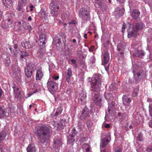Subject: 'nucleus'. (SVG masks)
<instances>
[{"mask_svg":"<svg viewBox=\"0 0 152 152\" xmlns=\"http://www.w3.org/2000/svg\"><path fill=\"white\" fill-rule=\"evenodd\" d=\"M101 81L97 77L92 78L91 83V90L94 92L92 98L93 102L96 105H99L102 101L100 96L99 93L101 86Z\"/></svg>","mask_w":152,"mask_h":152,"instance_id":"nucleus-1","label":"nucleus"},{"mask_svg":"<svg viewBox=\"0 0 152 152\" xmlns=\"http://www.w3.org/2000/svg\"><path fill=\"white\" fill-rule=\"evenodd\" d=\"M50 132V129L48 127L42 126L38 130L36 135L39 140L40 141L44 140L45 141L48 138Z\"/></svg>","mask_w":152,"mask_h":152,"instance_id":"nucleus-2","label":"nucleus"},{"mask_svg":"<svg viewBox=\"0 0 152 152\" xmlns=\"http://www.w3.org/2000/svg\"><path fill=\"white\" fill-rule=\"evenodd\" d=\"M50 7L51 14L53 16H57L59 13V6L58 3L56 2H53L50 4Z\"/></svg>","mask_w":152,"mask_h":152,"instance_id":"nucleus-3","label":"nucleus"},{"mask_svg":"<svg viewBox=\"0 0 152 152\" xmlns=\"http://www.w3.org/2000/svg\"><path fill=\"white\" fill-rule=\"evenodd\" d=\"M36 69V66L34 64L30 63L28 66L25 70L26 75L28 77H30L32 72Z\"/></svg>","mask_w":152,"mask_h":152,"instance_id":"nucleus-4","label":"nucleus"},{"mask_svg":"<svg viewBox=\"0 0 152 152\" xmlns=\"http://www.w3.org/2000/svg\"><path fill=\"white\" fill-rule=\"evenodd\" d=\"M47 87L49 91L52 93L55 91L58 88L57 83L49 80L47 83Z\"/></svg>","mask_w":152,"mask_h":152,"instance_id":"nucleus-5","label":"nucleus"},{"mask_svg":"<svg viewBox=\"0 0 152 152\" xmlns=\"http://www.w3.org/2000/svg\"><path fill=\"white\" fill-rule=\"evenodd\" d=\"M89 14V12L88 9H82L80 11L79 15L83 20L86 21L88 19Z\"/></svg>","mask_w":152,"mask_h":152,"instance_id":"nucleus-6","label":"nucleus"},{"mask_svg":"<svg viewBox=\"0 0 152 152\" xmlns=\"http://www.w3.org/2000/svg\"><path fill=\"white\" fill-rule=\"evenodd\" d=\"M110 140V137L109 136L103 139L102 142L100 145L101 152H104L105 147L107 145V143L109 142Z\"/></svg>","mask_w":152,"mask_h":152,"instance_id":"nucleus-7","label":"nucleus"},{"mask_svg":"<svg viewBox=\"0 0 152 152\" xmlns=\"http://www.w3.org/2000/svg\"><path fill=\"white\" fill-rule=\"evenodd\" d=\"M43 75L44 74L41 68H40L37 69L36 75V80H41L43 76Z\"/></svg>","mask_w":152,"mask_h":152,"instance_id":"nucleus-8","label":"nucleus"},{"mask_svg":"<svg viewBox=\"0 0 152 152\" xmlns=\"http://www.w3.org/2000/svg\"><path fill=\"white\" fill-rule=\"evenodd\" d=\"M123 103L126 106H129L130 104V102L132 100V99L128 96L125 95L123 97Z\"/></svg>","mask_w":152,"mask_h":152,"instance_id":"nucleus-9","label":"nucleus"},{"mask_svg":"<svg viewBox=\"0 0 152 152\" xmlns=\"http://www.w3.org/2000/svg\"><path fill=\"white\" fill-rule=\"evenodd\" d=\"M72 76V72L70 68H68L66 72L65 77L66 81L69 83L70 81V78Z\"/></svg>","mask_w":152,"mask_h":152,"instance_id":"nucleus-10","label":"nucleus"},{"mask_svg":"<svg viewBox=\"0 0 152 152\" xmlns=\"http://www.w3.org/2000/svg\"><path fill=\"white\" fill-rule=\"evenodd\" d=\"M114 14L117 18L119 17L124 14V10L121 9L120 8L118 7L115 10Z\"/></svg>","mask_w":152,"mask_h":152,"instance_id":"nucleus-11","label":"nucleus"},{"mask_svg":"<svg viewBox=\"0 0 152 152\" xmlns=\"http://www.w3.org/2000/svg\"><path fill=\"white\" fill-rule=\"evenodd\" d=\"M145 27V25L142 23L140 22L137 23L135 26L133 27L134 30L135 31L141 30Z\"/></svg>","mask_w":152,"mask_h":152,"instance_id":"nucleus-12","label":"nucleus"},{"mask_svg":"<svg viewBox=\"0 0 152 152\" xmlns=\"http://www.w3.org/2000/svg\"><path fill=\"white\" fill-rule=\"evenodd\" d=\"M46 37L45 34L41 33L39 35V40L42 45H44L46 43Z\"/></svg>","mask_w":152,"mask_h":152,"instance_id":"nucleus-13","label":"nucleus"},{"mask_svg":"<svg viewBox=\"0 0 152 152\" xmlns=\"http://www.w3.org/2000/svg\"><path fill=\"white\" fill-rule=\"evenodd\" d=\"M140 12L137 10H134L132 12L131 15L134 19H137L140 16Z\"/></svg>","mask_w":152,"mask_h":152,"instance_id":"nucleus-14","label":"nucleus"},{"mask_svg":"<svg viewBox=\"0 0 152 152\" xmlns=\"http://www.w3.org/2000/svg\"><path fill=\"white\" fill-rule=\"evenodd\" d=\"M104 58L103 59V61L105 63V64H107L108 63L109 59V54L108 53L105 51L103 55Z\"/></svg>","mask_w":152,"mask_h":152,"instance_id":"nucleus-15","label":"nucleus"},{"mask_svg":"<svg viewBox=\"0 0 152 152\" xmlns=\"http://www.w3.org/2000/svg\"><path fill=\"white\" fill-rule=\"evenodd\" d=\"M26 150L27 152H36L35 147L34 144L29 145L28 146Z\"/></svg>","mask_w":152,"mask_h":152,"instance_id":"nucleus-16","label":"nucleus"},{"mask_svg":"<svg viewBox=\"0 0 152 152\" xmlns=\"http://www.w3.org/2000/svg\"><path fill=\"white\" fill-rule=\"evenodd\" d=\"M62 145V142L60 139H57L54 142L53 146L54 147L58 148Z\"/></svg>","mask_w":152,"mask_h":152,"instance_id":"nucleus-17","label":"nucleus"},{"mask_svg":"<svg viewBox=\"0 0 152 152\" xmlns=\"http://www.w3.org/2000/svg\"><path fill=\"white\" fill-rule=\"evenodd\" d=\"M79 97L80 98V100L82 102H84L86 101V92L83 91L79 94Z\"/></svg>","mask_w":152,"mask_h":152,"instance_id":"nucleus-18","label":"nucleus"},{"mask_svg":"<svg viewBox=\"0 0 152 152\" xmlns=\"http://www.w3.org/2000/svg\"><path fill=\"white\" fill-rule=\"evenodd\" d=\"M21 45L23 47L26 49L31 48L32 47L29 41L22 42L21 43Z\"/></svg>","mask_w":152,"mask_h":152,"instance_id":"nucleus-19","label":"nucleus"},{"mask_svg":"<svg viewBox=\"0 0 152 152\" xmlns=\"http://www.w3.org/2000/svg\"><path fill=\"white\" fill-rule=\"evenodd\" d=\"M13 89L15 96L19 97L20 94V92L19 90V88L16 86H15L13 87Z\"/></svg>","mask_w":152,"mask_h":152,"instance_id":"nucleus-20","label":"nucleus"},{"mask_svg":"<svg viewBox=\"0 0 152 152\" xmlns=\"http://www.w3.org/2000/svg\"><path fill=\"white\" fill-rule=\"evenodd\" d=\"M12 0H5L3 1L4 5L7 7H9L12 3Z\"/></svg>","mask_w":152,"mask_h":152,"instance_id":"nucleus-21","label":"nucleus"},{"mask_svg":"<svg viewBox=\"0 0 152 152\" xmlns=\"http://www.w3.org/2000/svg\"><path fill=\"white\" fill-rule=\"evenodd\" d=\"M89 115V112L88 111L87 109H86L83 110L82 113V116L84 118H86Z\"/></svg>","mask_w":152,"mask_h":152,"instance_id":"nucleus-22","label":"nucleus"},{"mask_svg":"<svg viewBox=\"0 0 152 152\" xmlns=\"http://www.w3.org/2000/svg\"><path fill=\"white\" fill-rule=\"evenodd\" d=\"M29 55L28 53L25 51H22L21 52V54L20 55V59L24 58L28 56Z\"/></svg>","mask_w":152,"mask_h":152,"instance_id":"nucleus-23","label":"nucleus"},{"mask_svg":"<svg viewBox=\"0 0 152 152\" xmlns=\"http://www.w3.org/2000/svg\"><path fill=\"white\" fill-rule=\"evenodd\" d=\"M5 136L6 134L4 132H0V142L4 140Z\"/></svg>","mask_w":152,"mask_h":152,"instance_id":"nucleus-24","label":"nucleus"},{"mask_svg":"<svg viewBox=\"0 0 152 152\" xmlns=\"http://www.w3.org/2000/svg\"><path fill=\"white\" fill-rule=\"evenodd\" d=\"M41 14V17L42 18L46 19L47 18L48 15L45 11L44 10H41L40 12Z\"/></svg>","mask_w":152,"mask_h":152,"instance_id":"nucleus-25","label":"nucleus"},{"mask_svg":"<svg viewBox=\"0 0 152 152\" xmlns=\"http://www.w3.org/2000/svg\"><path fill=\"white\" fill-rule=\"evenodd\" d=\"M136 56L142 58V56L144 55V53L143 51L142 50L137 51L136 52Z\"/></svg>","mask_w":152,"mask_h":152,"instance_id":"nucleus-26","label":"nucleus"},{"mask_svg":"<svg viewBox=\"0 0 152 152\" xmlns=\"http://www.w3.org/2000/svg\"><path fill=\"white\" fill-rule=\"evenodd\" d=\"M83 148L85 149L86 152H91L90 146L87 144H84L83 146Z\"/></svg>","mask_w":152,"mask_h":152,"instance_id":"nucleus-27","label":"nucleus"},{"mask_svg":"<svg viewBox=\"0 0 152 152\" xmlns=\"http://www.w3.org/2000/svg\"><path fill=\"white\" fill-rule=\"evenodd\" d=\"M54 126L56 127L57 129H59L60 128H62V124L61 123L57 122H54Z\"/></svg>","mask_w":152,"mask_h":152,"instance_id":"nucleus-28","label":"nucleus"},{"mask_svg":"<svg viewBox=\"0 0 152 152\" xmlns=\"http://www.w3.org/2000/svg\"><path fill=\"white\" fill-rule=\"evenodd\" d=\"M5 113L6 111L5 110L0 106V117L4 116Z\"/></svg>","mask_w":152,"mask_h":152,"instance_id":"nucleus-29","label":"nucleus"},{"mask_svg":"<svg viewBox=\"0 0 152 152\" xmlns=\"http://www.w3.org/2000/svg\"><path fill=\"white\" fill-rule=\"evenodd\" d=\"M69 16V13L68 12H66L64 13L62 15V18L64 19H66L68 18Z\"/></svg>","mask_w":152,"mask_h":152,"instance_id":"nucleus-30","label":"nucleus"},{"mask_svg":"<svg viewBox=\"0 0 152 152\" xmlns=\"http://www.w3.org/2000/svg\"><path fill=\"white\" fill-rule=\"evenodd\" d=\"M105 97L106 99H109L112 97V95L111 94L106 93L105 94Z\"/></svg>","mask_w":152,"mask_h":152,"instance_id":"nucleus-31","label":"nucleus"},{"mask_svg":"<svg viewBox=\"0 0 152 152\" xmlns=\"http://www.w3.org/2000/svg\"><path fill=\"white\" fill-rule=\"evenodd\" d=\"M62 111V109L61 108H60V109H57V111L56 113V115H58L59 114H61Z\"/></svg>","mask_w":152,"mask_h":152,"instance_id":"nucleus-32","label":"nucleus"},{"mask_svg":"<svg viewBox=\"0 0 152 152\" xmlns=\"http://www.w3.org/2000/svg\"><path fill=\"white\" fill-rule=\"evenodd\" d=\"M138 95V90L137 89H134L132 95L134 97Z\"/></svg>","mask_w":152,"mask_h":152,"instance_id":"nucleus-33","label":"nucleus"},{"mask_svg":"<svg viewBox=\"0 0 152 152\" xmlns=\"http://www.w3.org/2000/svg\"><path fill=\"white\" fill-rule=\"evenodd\" d=\"M25 24V23H23V27L26 29H28L29 31H30L31 30L32 28L31 26L29 25H28L27 26V28H26V27H24V25Z\"/></svg>","mask_w":152,"mask_h":152,"instance_id":"nucleus-34","label":"nucleus"},{"mask_svg":"<svg viewBox=\"0 0 152 152\" xmlns=\"http://www.w3.org/2000/svg\"><path fill=\"white\" fill-rule=\"evenodd\" d=\"M121 44H118L117 46V50L118 51L122 50L124 49V46L122 47L121 48Z\"/></svg>","mask_w":152,"mask_h":152,"instance_id":"nucleus-35","label":"nucleus"},{"mask_svg":"<svg viewBox=\"0 0 152 152\" xmlns=\"http://www.w3.org/2000/svg\"><path fill=\"white\" fill-rule=\"evenodd\" d=\"M149 112L150 115L152 117V104H150L149 106Z\"/></svg>","mask_w":152,"mask_h":152,"instance_id":"nucleus-36","label":"nucleus"},{"mask_svg":"<svg viewBox=\"0 0 152 152\" xmlns=\"http://www.w3.org/2000/svg\"><path fill=\"white\" fill-rule=\"evenodd\" d=\"M134 35V32L133 31H130L128 32V36L129 38H131Z\"/></svg>","mask_w":152,"mask_h":152,"instance_id":"nucleus-37","label":"nucleus"},{"mask_svg":"<svg viewBox=\"0 0 152 152\" xmlns=\"http://www.w3.org/2000/svg\"><path fill=\"white\" fill-rule=\"evenodd\" d=\"M71 62L72 64L75 65V67H76L77 66L76 64V60L75 59H71Z\"/></svg>","mask_w":152,"mask_h":152,"instance_id":"nucleus-38","label":"nucleus"},{"mask_svg":"<svg viewBox=\"0 0 152 152\" xmlns=\"http://www.w3.org/2000/svg\"><path fill=\"white\" fill-rule=\"evenodd\" d=\"M122 149L119 147L117 148L115 150V152H122Z\"/></svg>","mask_w":152,"mask_h":152,"instance_id":"nucleus-39","label":"nucleus"},{"mask_svg":"<svg viewBox=\"0 0 152 152\" xmlns=\"http://www.w3.org/2000/svg\"><path fill=\"white\" fill-rule=\"evenodd\" d=\"M60 35L61 37L63 39H64V40H65L66 38V35L64 33H61Z\"/></svg>","mask_w":152,"mask_h":152,"instance_id":"nucleus-40","label":"nucleus"},{"mask_svg":"<svg viewBox=\"0 0 152 152\" xmlns=\"http://www.w3.org/2000/svg\"><path fill=\"white\" fill-rule=\"evenodd\" d=\"M73 136L72 135H70L68 137V141L69 142V140H71L72 141H73L74 140H73Z\"/></svg>","mask_w":152,"mask_h":152,"instance_id":"nucleus-41","label":"nucleus"},{"mask_svg":"<svg viewBox=\"0 0 152 152\" xmlns=\"http://www.w3.org/2000/svg\"><path fill=\"white\" fill-rule=\"evenodd\" d=\"M52 77L54 80H56L59 79V76L58 75L57 76H56V75H54Z\"/></svg>","mask_w":152,"mask_h":152,"instance_id":"nucleus-42","label":"nucleus"},{"mask_svg":"<svg viewBox=\"0 0 152 152\" xmlns=\"http://www.w3.org/2000/svg\"><path fill=\"white\" fill-rule=\"evenodd\" d=\"M126 28V25L124 23L122 27V32H124V30Z\"/></svg>","mask_w":152,"mask_h":152,"instance_id":"nucleus-43","label":"nucleus"},{"mask_svg":"<svg viewBox=\"0 0 152 152\" xmlns=\"http://www.w3.org/2000/svg\"><path fill=\"white\" fill-rule=\"evenodd\" d=\"M28 0H21V1H19V2H20L21 4H26L27 3Z\"/></svg>","mask_w":152,"mask_h":152,"instance_id":"nucleus-44","label":"nucleus"},{"mask_svg":"<svg viewBox=\"0 0 152 152\" xmlns=\"http://www.w3.org/2000/svg\"><path fill=\"white\" fill-rule=\"evenodd\" d=\"M142 140V136L140 134L138 135L137 137V140L140 141H141Z\"/></svg>","mask_w":152,"mask_h":152,"instance_id":"nucleus-45","label":"nucleus"},{"mask_svg":"<svg viewBox=\"0 0 152 152\" xmlns=\"http://www.w3.org/2000/svg\"><path fill=\"white\" fill-rule=\"evenodd\" d=\"M112 111V107H111L110 105H109L108 107V111L109 113H110Z\"/></svg>","mask_w":152,"mask_h":152,"instance_id":"nucleus-46","label":"nucleus"},{"mask_svg":"<svg viewBox=\"0 0 152 152\" xmlns=\"http://www.w3.org/2000/svg\"><path fill=\"white\" fill-rule=\"evenodd\" d=\"M22 7L21 5H18L17 8V9L19 11H20L22 9Z\"/></svg>","mask_w":152,"mask_h":152,"instance_id":"nucleus-47","label":"nucleus"},{"mask_svg":"<svg viewBox=\"0 0 152 152\" xmlns=\"http://www.w3.org/2000/svg\"><path fill=\"white\" fill-rule=\"evenodd\" d=\"M101 2L100 0H95V2L96 3L98 4L99 5H100V2Z\"/></svg>","mask_w":152,"mask_h":152,"instance_id":"nucleus-48","label":"nucleus"},{"mask_svg":"<svg viewBox=\"0 0 152 152\" xmlns=\"http://www.w3.org/2000/svg\"><path fill=\"white\" fill-rule=\"evenodd\" d=\"M105 69L106 70V71H107L109 70V65L108 64L107 65V66H106L105 65Z\"/></svg>","mask_w":152,"mask_h":152,"instance_id":"nucleus-49","label":"nucleus"},{"mask_svg":"<svg viewBox=\"0 0 152 152\" xmlns=\"http://www.w3.org/2000/svg\"><path fill=\"white\" fill-rule=\"evenodd\" d=\"M113 85H112L110 87V88L113 90H114L115 88V86L113 87Z\"/></svg>","mask_w":152,"mask_h":152,"instance_id":"nucleus-50","label":"nucleus"},{"mask_svg":"<svg viewBox=\"0 0 152 152\" xmlns=\"http://www.w3.org/2000/svg\"><path fill=\"white\" fill-rule=\"evenodd\" d=\"M149 126L152 128V121H150L149 124Z\"/></svg>","mask_w":152,"mask_h":152,"instance_id":"nucleus-51","label":"nucleus"},{"mask_svg":"<svg viewBox=\"0 0 152 152\" xmlns=\"http://www.w3.org/2000/svg\"><path fill=\"white\" fill-rule=\"evenodd\" d=\"M105 127L106 128H109L110 127V125L108 124H106L105 125Z\"/></svg>","mask_w":152,"mask_h":152,"instance_id":"nucleus-52","label":"nucleus"},{"mask_svg":"<svg viewBox=\"0 0 152 152\" xmlns=\"http://www.w3.org/2000/svg\"><path fill=\"white\" fill-rule=\"evenodd\" d=\"M2 15V13L1 11H0V20L1 19Z\"/></svg>","mask_w":152,"mask_h":152,"instance_id":"nucleus-53","label":"nucleus"},{"mask_svg":"<svg viewBox=\"0 0 152 152\" xmlns=\"http://www.w3.org/2000/svg\"><path fill=\"white\" fill-rule=\"evenodd\" d=\"M2 91L1 89L0 88V99L1 98V95L2 94Z\"/></svg>","mask_w":152,"mask_h":152,"instance_id":"nucleus-54","label":"nucleus"},{"mask_svg":"<svg viewBox=\"0 0 152 152\" xmlns=\"http://www.w3.org/2000/svg\"><path fill=\"white\" fill-rule=\"evenodd\" d=\"M117 1L120 3H123L124 1V0H117Z\"/></svg>","mask_w":152,"mask_h":152,"instance_id":"nucleus-55","label":"nucleus"},{"mask_svg":"<svg viewBox=\"0 0 152 152\" xmlns=\"http://www.w3.org/2000/svg\"><path fill=\"white\" fill-rule=\"evenodd\" d=\"M33 93H28V94H27V95H28V97H30V96H31L32 94H33Z\"/></svg>","mask_w":152,"mask_h":152,"instance_id":"nucleus-56","label":"nucleus"},{"mask_svg":"<svg viewBox=\"0 0 152 152\" xmlns=\"http://www.w3.org/2000/svg\"><path fill=\"white\" fill-rule=\"evenodd\" d=\"M146 150H147V151H148L149 150L151 151V150H152V148H147Z\"/></svg>","mask_w":152,"mask_h":152,"instance_id":"nucleus-57","label":"nucleus"},{"mask_svg":"<svg viewBox=\"0 0 152 152\" xmlns=\"http://www.w3.org/2000/svg\"><path fill=\"white\" fill-rule=\"evenodd\" d=\"M32 20L31 18V16H29L28 18V20L29 21H31Z\"/></svg>","mask_w":152,"mask_h":152,"instance_id":"nucleus-58","label":"nucleus"},{"mask_svg":"<svg viewBox=\"0 0 152 152\" xmlns=\"http://www.w3.org/2000/svg\"><path fill=\"white\" fill-rule=\"evenodd\" d=\"M10 64V61H9L7 62V63H6V65L8 66L9 64Z\"/></svg>","mask_w":152,"mask_h":152,"instance_id":"nucleus-59","label":"nucleus"},{"mask_svg":"<svg viewBox=\"0 0 152 152\" xmlns=\"http://www.w3.org/2000/svg\"><path fill=\"white\" fill-rule=\"evenodd\" d=\"M87 34H85L84 35V38H85L86 39H87Z\"/></svg>","mask_w":152,"mask_h":152,"instance_id":"nucleus-60","label":"nucleus"},{"mask_svg":"<svg viewBox=\"0 0 152 152\" xmlns=\"http://www.w3.org/2000/svg\"><path fill=\"white\" fill-rule=\"evenodd\" d=\"M72 41L74 43H75L76 42V40L75 39H73L72 40Z\"/></svg>","mask_w":152,"mask_h":152,"instance_id":"nucleus-61","label":"nucleus"},{"mask_svg":"<svg viewBox=\"0 0 152 152\" xmlns=\"http://www.w3.org/2000/svg\"><path fill=\"white\" fill-rule=\"evenodd\" d=\"M58 43H60L61 42L60 39H59L58 41Z\"/></svg>","mask_w":152,"mask_h":152,"instance_id":"nucleus-62","label":"nucleus"},{"mask_svg":"<svg viewBox=\"0 0 152 152\" xmlns=\"http://www.w3.org/2000/svg\"><path fill=\"white\" fill-rule=\"evenodd\" d=\"M118 115L119 116H120L121 115V113H118Z\"/></svg>","mask_w":152,"mask_h":152,"instance_id":"nucleus-63","label":"nucleus"},{"mask_svg":"<svg viewBox=\"0 0 152 152\" xmlns=\"http://www.w3.org/2000/svg\"><path fill=\"white\" fill-rule=\"evenodd\" d=\"M18 23L19 25H20L21 24V23L20 22H18Z\"/></svg>","mask_w":152,"mask_h":152,"instance_id":"nucleus-64","label":"nucleus"}]
</instances>
